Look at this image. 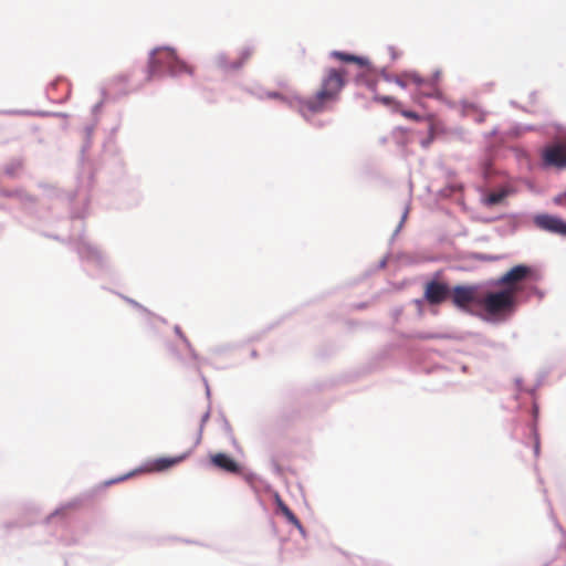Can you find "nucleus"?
<instances>
[{
	"instance_id": "22",
	"label": "nucleus",
	"mask_w": 566,
	"mask_h": 566,
	"mask_svg": "<svg viewBox=\"0 0 566 566\" xmlns=\"http://www.w3.org/2000/svg\"><path fill=\"white\" fill-rule=\"evenodd\" d=\"M101 95H102V99L97 103H95L93 106H92V115L93 116H97V114L102 111L103 106H104V103L107 102V101H111L109 97H108V91L107 88L105 87H102L101 88Z\"/></svg>"
},
{
	"instance_id": "30",
	"label": "nucleus",
	"mask_w": 566,
	"mask_h": 566,
	"mask_svg": "<svg viewBox=\"0 0 566 566\" xmlns=\"http://www.w3.org/2000/svg\"><path fill=\"white\" fill-rule=\"evenodd\" d=\"M401 114H402L403 117L412 119V120H419L420 119V116L417 113L411 112V111H401Z\"/></svg>"
},
{
	"instance_id": "39",
	"label": "nucleus",
	"mask_w": 566,
	"mask_h": 566,
	"mask_svg": "<svg viewBox=\"0 0 566 566\" xmlns=\"http://www.w3.org/2000/svg\"><path fill=\"white\" fill-rule=\"evenodd\" d=\"M172 332H174V334L177 336V324H175V325L172 326Z\"/></svg>"
},
{
	"instance_id": "34",
	"label": "nucleus",
	"mask_w": 566,
	"mask_h": 566,
	"mask_svg": "<svg viewBox=\"0 0 566 566\" xmlns=\"http://www.w3.org/2000/svg\"><path fill=\"white\" fill-rule=\"evenodd\" d=\"M397 83H398L400 86H402V87H405L406 85H408V84H409L408 80H407V78H405V77H403V75H401V76L397 80Z\"/></svg>"
},
{
	"instance_id": "32",
	"label": "nucleus",
	"mask_w": 566,
	"mask_h": 566,
	"mask_svg": "<svg viewBox=\"0 0 566 566\" xmlns=\"http://www.w3.org/2000/svg\"><path fill=\"white\" fill-rule=\"evenodd\" d=\"M275 503L279 507V510L282 512H284V507H289L284 502L283 500L281 499V496L279 494L275 495Z\"/></svg>"
},
{
	"instance_id": "18",
	"label": "nucleus",
	"mask_w": 566,
	"mask_h": 566,
	"mask_svg": "<svg viewBox=\"0 0 566 566\" xmlns=\"http://www.w3.org/2000/svg\"><path fill=\"white\" fill-rule=\"evenodd\" d=\"M97 123V118H95L94 123L85 125L83 128V140L80 147V156H78V164L83 165L86 160V153L92 147L93 143V134L95 130V126Z\"/></svg>"
},
{
	"instance_id": "25",
	"label": "nucleus",
	"mask_w": 566,
	"mask_h": 566,
	"mask_svg": "<svg viewBox=\"0 0 566 566\" xmlns=\"http://www.w3.org/2000/svg\"><path fill=\"white\" fill-rule=\"evenodd\" d=\"M374 98L375 101L380 102L384 105L390 106L392 108H398L400 106V103L391 96L375 95Z\"/></svg>"
},
{
	"instance_id": "6",
	"label": "nucleus",
	"mask_w": 566,
	"mask_h": 566,
	"mask_svg": "<svg viewBox=\"0 0 566 566\" xmlns=\"http://www.w3.org/2000/svg\"><path fill=\"white\" fill-rule=\"evenodd\" d=\"M175 467H177V454L160 455L145 460L133 469V473L135 476L140 474H163Z\"/></svg>"
},
{
	"instance_id": "21",
	"label": "nucleus",
	"mask_w": 566,
	"mask_h": 566,
	"mask_svg": "<svg viewBox=\"0 0 566 566\" xmlns=\"http://www.w3.org/2000/svg\"><path fill=\"white\" fill-rule=\"evenodd\" d=\"M376 77H377L376 71L373 69L371 65H370V75L368 74V75H365L364 77L359 78L358 72L356 73V82L359 84L366 85L370 90H374L376 86V82H377Z\"/></svg>"
},
{
	"instance_id": "19",
	"label": "nucleus",
	"mask_w": 566,
	"mask_h": 566,
	"mask_svg": "<svg viewBox=\"0 0 566 566\" xmlns=\"http://www.w3.org/2000/svg\"><path fill=\"white\" fill-rule=\"evenodd\" d=\"M23 167H24L23 158L14 157V158L10 159V161L3 166V172L7 177H9L11 179H15V178H18V176H19L20 171L23 169Z\"/></svg>"
},
{
	"instance_id": "14",
	"label": "nucleus",
	"mask_w": 566,
	"mask_h": 566,
	"mask_svg": "<svg viewBox=\"0 0 566 566\" xmlns=\"http://www.w3.org/2000/svg\"><path fill=\"white\" fill-rule=\"evenodd\" d=\"M9 198L15 199L27 214L31 216L36 212L38 198L29 193L24 188L17 187L11 189Z\"/></svg>"
},
{
	"instance_id": "23",
	"label": "nucleus",
	"mask_w": 566,
	"mask_h": 566,
	"mask_svg": "<svg viewBox=\"0 0 566 566\" xmlns=\"http://www.w3.org/2000/svg\"><path fill=\"white\" fill-rule=\"evenodd\" d=\"M280 86L283 90L282 92H268L266 93V97L279 99V101H282V102H286L287 101V96H286V94L284 92L287 88L286 81H282L280 83Z\"/></svg>"
},
{
	"instance_id": "7",
	"label": "nucleus",
	"mask_w": 566,
	"mask_h": 566,
	"mask_svg": "<svg viewBox=\"0 0 566 566\" xmlns=\"http://www.w3.org/2000/svg\"><path fill=\"white\" fill-rule=\"evenodd\" d=\"M449 298L455 307L470 312L472 304L479 305V287L476 285H455L450 290Z\"/></svg>"
},
{
	"instance_id": "24",
	"label": "nucleus",
	"mask_w": 566,
	"mask_h": 566,
	"mask_svg": "<svg viewBox=\"0 0 566 566\" xmlns=\"http://www.w3.org/2000/svg\"><path fill=\"white\" fill-rule=\"evenodd\" d=\"M505 197H506V192L505 191L491 192L485 198V202L489 206H494V205H497V203L502 202Z\"/></svg>"
},
{
	"instance_id": "31",
	"label": "nucleus",
	"mask_w": 566,
	"mask_h": 566,
	"mask_svg": "<svg viewBox=\"0 0 566 566\" xmlns=\"http://www.w3.org/2000/svg\"><path fill=\"white\" fill-rule=\"evenodd\" d=\"M62 82H66V83H67V80H66L64 76H57L54 81H52V82L49 84L48 88H49V90H54V88L56 87V85H57L59 83H62Z\"/></svg>"
},
{
	"instance_id": "35",
	"label": "nucleus",
	"mask_w": 566,
	"mask_h": 566,
	"mask_svg": "<svg viewBox=\"0 0 566 566\" xmlns=\"http://www.w3.org/2000/svg\"><path fill=\"white\" fill-rule=\"evenodd\" d=\"M6 528L10 530V528H13V527H18L20 526L18 522H7L4 524Z\"/></svg>"
},
{
	"instance_id": "16",
	"label": "nucleus",
	"mask_w": 566,
	"mask_h": 566,
	"mask_svg": "<svg viewBox=\"0 0 566 566\" xmlns=\"http://www.w3.org/2000/svg\"><path fill=\"white\" fill-rule=\"evenodd\" d=\"M128 81L125 74H118L111 80L108 86L112 93L108 92V97L112 102H117L130 93L126 87Z\"/></svg>"
},
{
	"instance_id": "37",
	"label": "nucleus",
	"mask_w": 566,
	"mask_h": 566,
	"mask_svg": "<svg viewBox=\"0 0 566 566\" xmlns=\"http://www.w3.org/2000/svg\"><path fill=\"white\" fill-rule=\"evenodd\" d=\"M55 113H56V114H55L54 116H59V117H66V114H64V113H57V112H55Z\"/></svg>"
},
{
	"instance_id": "41",
	"label": "nucleus",
	"mask_w": 566,
	"mask_h": 566,
	"mask_svg": "<svg viewBox=\"0 0 566 566\" xmlns=\"http://www.w3.org/2000/svg\"><path fill=\"white\" fill-rule=\"evenodd\" d=\"M430 140H431V138H430L429 140L424 142V143H422V145H423L424 147H427V146L429 145Z\"/></svg>"
},
{
	"instance_id": "20",
	"label": "nucleus",
	"mask_w": 566,
	"mask_h": 566,
	"mask_svg": "<svg viewBox=\"0 0 566 566\" xmlns=\"http://www.w3.org/2000/svg\"><path fill=\"white\" fill-rule=\"evenodd\" d=\"M4 114L10 115H25V116H34V117H50L51 115H55L56 113L50 112V111H41V109H13V111H6Z\"/></svg>"
},
{
	"instance_id": "12",
	"label": "nucleus",
	"mask_w": 566,
	"mask_h": 566,
	"mask_svg": "<svg viewBox=\"0 0 566 566\" xmlns=\"http://www.w3.org/2000/svg\"><path fill=\"white\" fill-rule=\"evenodd\" d=\"M543 160L547 166L566 167V144L558 143L546 147L543 151Z\"/></svg>"
},
{
	"instance_id": "36",
	"label": "nucleus",
	"mask_w": 566,
	"mask_h": 566,
	"mask_svg": "<svg viewBox=\"0 0 566 566\" xmlns=\"http://www.w3.org/2000/svg\"><path fill=\"white\" fill-rule=\"evenodd\" d=\"M534 451H535V454L538 455L539 453V441H538V438L536 437L535 439V447H534Z\"/></svg>"
},
{
	"instance_id": "26",
	"label": "nucleus",
	"mask_w": 566,
	"mask_h": 566,
	"mask_svg": "<svg viewBox=\"0 0 566 566\" xmlns=\"http://www.w3.org/2000/svg\"><path fill=\"white\" fill-rule=\"evenodd\" d=\"M282 514L291 524L295 525L298 528L302 527L300 520L289 507H284V512H282Z\"/></svg>"
},
{
	"instance_id": "2",
	"label": "nucleus",
	"mask_w": 566,
	"mask_h": 566,
	"mask_svg": "<svg viewBox=\"0 0 566 566\" xmlns=\"http://www.w3.org/2000/svg\"><path fill=\"white\" fill-rule=\"evenodd\" d=\"M347 73L346 69H326L318 91L313 96L300 101V112L304 116L322 113L337 102L342 90L346 85Z\"/></svg>"
},
{
	"instance_id": "9",
	"label": "nucleus",
	"mask_w": 566,
	"mask_h": 566,
	"mask_svg": "<svg viewBox=\"0 0 566 566\" xmlns=\"http://www.w3.org/2000/svg\"><path fill=\"white\" fill-rule=\"evenodd\" d=\"M450 290L446 282L431 280L424 284L423 297L428 304L439 305L449 298Z\"/></svg>"
},
{
	"instance_id": "17",
	"label": "nucleus",
	"mask_w": 566,
	"mask_h": 566,
	"mask_svg": "<svg viewBox=\"0 0 566 566\" xmlns=\"http://www.w3.org/2000/svg\"><path fill=\"white\" fill-rule=\"evenodd\" d=\"M211 463L219 468L220 470H223L229 473H240L241 468L239 463L231 458L230 455L226 453H216L210 457Z\"/></svg>"
},
{
	"instance_id": "5",
	"label": "nucleus",
	"mask_w": 566,
	"mask_h": 566,
	"mask_svg": "<svg viewBox=\"0 0 566 566\" xmlns=\"http://www.w3.org/2000/svg\"><path fill=\"white\" fill-rule=\"evenodd\" d=\"M518 289L505 287L496 292H488L480 297L479 306L493 318H504L515 308V296Z\"/></svg>"
},
{
	"instance_id": "13",
	"label": "nucleus",
	"mask_w": 566,
	"mask_h": 566,
	"mask_svg": "<svg viewBox=\"0 0 566 566\" xmlns=\"http://www.w3.org/2000/svg\"><path fill=\"white\" fill-rule=\"evenodd\" d=\"M331 56L345 62V63H353L356 66V70L358 71V77L361 78L365 75H370V62L366 57L357 56L350 53H345L340 51H333L331 52Z\"/></svg>"
},
{
	"instance_id": "3",
	"label": "nucleus",
	"mask_w": 566,
	"mask_h": 566,
	"mask_svg": "<svg viewBox=\"0 0 566 566\" xmlns=\"http://www.w3.org/2000/svg\"><path fill=\"white\" fill-rule=\"evenodd\" d=\"M134 476L135 475L133 473V470H130L124 474L107 479L105 481H102V482L93 485L92 488H88V489L82 491L78 495L74 496L73 499H71L66 502L61 503L51 513H49L43 520L44 524H49L52 521V518H55V517L65 520L66 513L69 511L80 510L81 507L85 506L86 504L92 503L93 501L98 499L108 488H111L117 483L124 482Z\"/></svg>"
},
{
	"instance_id": "40",
	"label": "nucleus",
	"mask_w": 566,
	"mask_h": 566,
	"mask_svg": "<svg viewBox=\"0 0 566 566\" xmlns=\"http://www.w3.org/2000/svg\"><path fill=\"white\" fill-rule=\"evenodd\" d=\"M0 209H1V210H4V211H7V210H8L7 206H4V205H0Z\"/></svg>"
},
{
	"instance_id": "15",
	"label": "nucleus",
	"mask_w": 566,
	"mask_h": 566,
	"mask_svg": "<svg viewBox=\"0 0 566 566\" xmlns=\"http://www.w3.org/2000/svg\"><path fill=\"white\" fill-rule=\"evenodd\" d=\"M127 187H122L117 196L123 208H133L140 203L143 196L135 182H126Z\"/></svg>"
},
{
	"instance_id": "28",
	"label": "nucleus",
	"mask_w": 566,
	"mask_h": 566,
	"mask_svg": "<svg viewBox=\"0 0 566 566\" xmlns=\"http://www.w3.org/2000/svg\"><path fill=\"white\" fill-rule=\"evenodd\" d=\"M164 345L172 359L177 358V345L171 340H165Z\"/></svg>"
},
{
	"instance_id": "11",
	"label": "nucleus",
	"mask_w": 566,
	"mask_h": 566,
	"mask_svg": "<svg viewBox=\"0 0 566 566\" xmlns=\"http://www.w3.org/2000/svg\"><path fill=\"white\" fill-rule=\"evenodd\" d=\"M531 274V269L527 265L520 264L513 266L510 271L503 274L495 283L497 286L517 289L516 284L524 281Z\"/></svg>"
},
{
	"instance_id": "38",
	"label": "nucleus",
	"mask_w": 566,
	"mask_h": 566,
	"mask_svg": "<svg viewBox=\"0 0 566 566\" xmlns=\"http://www.w3.org/2000/svg\"><path fill=\"white\" fill-rule=\"evenodd\" d=\"M71 95V87H70V84L67 83V92H66V96L70 97Z\"/></svg>"
},
{
	"instance_id": "1",
	"label": "nucleus",
	"mask_w": 566,
	"mask_h": 566,
	"mask_svg": "<svg viewBox=\"0 0 566 566\" xmlns=\"http://www.w3.org/2000/svg\"><path fill=\"white\" fill-rule=\"evenodd\" d=\"M77 180L78 185L76 189L69 191L66 193V198L71 205H73L75 200L78 199L82 201L83 206L81 208L72 207L70 210L72 227L69 237L65 238L63 235L39 230L33 227L30 229L44 238L52 239L62 243H73L75 251L85 268H92V272L90 273L92 277L102 279L112 276L114 274V270L108 259L97 247L91 244V242L85 239L84 219L88 212V205L91 201L90 192L93 187L94 172L88 171L85 179H83L81 176H77Z\"/></svg>"
},
{
	"instance_id": "8",
	"label": "nucleus",
	"mask_w": 566,
	"mask_h": 566,
	"mask_svg": "<svg viewBox=\"0 0 566 566\" xmlns=\"http://www.w3.org/2000/svg\"><path fill=\"white\" fill-rule=\"evenodd\" d=\"M122 300H124L127 304H129L132 307L139 311L143 315V319L147 328L153 333L155 336H159L161 333V329L159 327L160 325H167L168 322L165 317L154 313L146 306H144L142 303L137 302L136 300L126 296L122 293H116Z\"/></svg>"
},
{
	"instance_id": "10",
	"label": "nucleus",
	"mask_w": 566,
	"mask_h": 566,
	"mask_svg": "<svg viewBox=\"0 0 566 566\" xmlns=\"http://www.w3.org/2000/svg\"><path fill=\"white\" fill-rule=\"evenodd\" d=\"M534 223L544 231L566 237V222L559 217L546 213L538 214L534 218Z\"/></svg>"
},
{
	"instance_id": "29",
	"label": "nucleus",
	"mask_w": 566,
	"mask_h": 566,
	"mask_svg": "<svg viewBox=\"0 0 566 566\" xmlns=\"http://www.w3.org/2000/svg\"><path fill=\"white\" fill-rule=\"evenodd\" d=\"M178 70H179V74H181V73L192 74L193 73L192 66H190V65H188V64H186L185 62H181V61H179Z\"/></svg>"
},
{
	"instance_id": "4",
	"label": "nucleus",
	"mask_w": 566,
	"mask_h": 566,
	"mask_svg": "<svg viewBox=\"0 0 566 566\" xmlns=\"http://www.w3.org/2000/svg\"><path fill=\"white\" fill-rule=\"evenodd\" d=\"M145 82L177 77V48L158 45L149 50L144 67Z\"/></svg>"
},
{
	"instance_id": "33",
	"label": "nucleus",
	"mask_w": 566,
	"mask_h": 566,
	"mask_svg": "<svg viewBox=\"0 0 566 566\" xmlns=\"http://www.w3.org/2000/svg\"><path fill=\"white\" fill-rule=\"evenodd\" d=\"M119 129V124L111 128L108 142H114V136Z\"/></svg>"
},
{
	"instance_id": "27",
	"label": "nucleus",
	"mask_w": 566,
	"mask_h": 566,
	"mask_svg": "<svg viewBox=\"0 0 566 566\" xmlns=\"http://www.w3.org/2000/svg\"><path fill=\"white\" fill-rule=\"evenodd\" d=\"M403 77L408 80L409 83H413L418 86H421L424 84V80L419 76L417 73H406L403 74Z\"/></svg>"
}]
</instances>
